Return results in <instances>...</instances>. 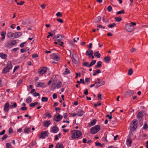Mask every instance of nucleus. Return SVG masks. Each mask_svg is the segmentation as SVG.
Masks as SVG:
<instances>
[{
  "mask_svg": "<svg viewBox=\"0 0 148 148\" xmlns=\"http://www.w3.org/2000/svg\"><path fill=\"white\" fill-rule=\"evenodd\" d=\"M81 132L80 131L75 130L71 131V135L73 139L79 138L82 136Z\"/></svg>",
  "mask_w": 148,
  "mask_h": 148,
  "instance_id": "obj_1",
  "label": "nucleus"
},
{
  "mask_svg": "<svg viewBox=\"0 0 148 148\" xmlns=\"http://www.w3.org/2000/svg\"><path fill=\"white\" fill-rule=\"evenodd\" d=\"M16 43V42L15 40H10L5 43V47L7 48H11L15 45Z\"/></svg>",
  "mask_w": 148,
  "mask_h": 148,
  "instance_id": "obj_2",
  "label": "nucleus"
},
{
  "mask_svg": "<svg viewBox=\"0 0 148 148\" xmlns=\"http://www.w3.org/2000/svg\"><path fill=\"white\" fill-rule=\"evenodd\" d=\"M100 129V126L99 125H97L91 127L90 129V132L91 134H95Z\"/></svg>",
  "mask_w": 148,
  "mask_h": 148,
  "instance_id": "obj_3",
  "label": "nucleus"
},
{
  "mask_svg": "<svg viewBox=\"0 0 148 148\" xmlns=\"http://www.w3.org/2000/svg\"><path fill=\"white\" fill-rule=\"evenodd\" d=\"M136 121L134 120L131 123L130 126V129L131 131H134L137 128V125L136 123Z\"/></svg>",
  "mask_w": 148,
  "mask_h": 148,
  "instance_id": "obj_4",
  "label": "nucleus"
},
{
  "mask_svg": "<svg viewBox=\"0 0 148 148\" xmlns=\"http://www.w3.org/2000/svg\"><path fill=\"white\" fill-rule=\"evenodd\" d=\"M126 30L128 32H132L134 30V27L130 24L127 23L125 26Z\"/></svg>",
  "mask_w": 148,
  "mask_h": 148,
  "instance_id": "obj_5",
  "label": "nucleus"
},
{
  "mask_svg": "<svg viewBox=\"0 0 148 148\" xmlns=\"http://www.w3.org/2000/svg\"><path fill=\"white\" fill-rule=\"evenodd\" d=\"M47 67H41L38 71V72L40 75L44 74L47 71Z\"/></svg>",
  "mask_w": 148,
  "mask_h": 148,
  "instance_id": "obj_6",
  "label": "nucleus"
},
{
  "mask_svg": "<svg viewBox=\"0 0 148 148\" xmlns=\"http://www.w3.org/2000/svg\"><path fill=\"white\" fill-rule=\"evenodd\" d=\"M63 118V116L59 114H58L54 116L53 120L56 122L60 121Z\"/></svg>",
  "mask_w": 148,
  "mask_h": 148,
  "instance_id": "obj_7",
  "label": "nucleus"
},
{
  "mask_svg": "<svg viewBox=\"0 0 148 148\" xmlns=\"http://www.w3.org/2000/svg\"><path fill=\"white\" fill-rule=\"evenodd\" d=\"M50 132H51L56 133L59 130V128L56 125H54L53 127H51Z\"/></svg>",
  "mask_w": 148,
  "mask_h": 148,
  "instance_id": "obj_8",
  "label": "nucleus"
},
{
  "mask_svg": "<svg viewBox=\"0 0 148 148\" xmlns=\"http://www.w3.org/2000/svg\"><path fill=\"white\" fill-rule=\"evenodd\" d=\"M21 35V33L20 32H16L15 33H12L11 38H18Z\"/></svg>",
  "mask_w": 148,
  "mask_h": 148,
  "instance_id": "obj_9",
  "label": "nucleus"
},
{
  "mask_svg": "<svg viewBox=\"0 0 148 148\" xmlns=\"http://www.w3.org/2000/svg\"><path fill=\"white\" fill-rule=\"evenodd\" d=\"M105 82L104 81H101L100 82H95V84H96L95 88H97L105 84Z\"/></svg>",
  "mask_w": 148,
  "mask_h": 148,
  "instance_id": "obj_10",
  "label": "nucleus"
},
{
  "mask_svg": "<svg viewBox=\"0 0 148 148\" xmlns=\"http://www.w3.org/2000/svg\"><path fill=\"white\" fill-rule=\"evenodd\" d=\"M52 58L58 61L60 59V56L58 54L53 53L51 56Z\"/></svg>",
  "mask_w": 148,
  "mask_h": 148,
  "instance_id": "obj_11",
  "label": "nucleus"
},
{
  "mask_svg": "<svg viewBox=\"0 0 148 148\" xmlns=\"http://www.w3.org/2000/svg\"><path fill=\"white\" fill-rule=\"evenodd\" d=\"M47 134V132L46 131L42 132H41L39 137L40 138L44 139L46 136H48Z\"/></svg>",
  "mask_w": 148,
  "mask_h": 148,
  "instance_id": "obj_12",
  "label": "nucleus"
},
{
  "mask_svg": "<svg viewBox=\"0 0 148 148\" xmlns=\"http://www.w3.org/2000/svg\"><path fill=\"white\" fill-rule=\"evenodd\" d=\"M35 86L37 87H45V83L42 82H37L35 84Z\"/></svg>",
  "mask_w": 148,
  "mask_h": 148,
  "instance_id": "obj_13",
  "label": "nucleus"
},
{
  "mask_svg": "<svg viewBox=\"0 0 148 148\" xmlns=\"http://www.w3.org/2000/svg\"><path fill=\"white\" fill-rule=\"evenodd\" d=\"M126 143L128 147H130L131 146L132 143V140L130 137V136H128L127 137Z\"/></svg>",
  "mask_w": 148,
  "mask_h": 148,
  "instance_id": "obj_14",
  "label": "nucleus"
},
{
  "mask_svg": "<svg viewBox=\"0 0 148 148\" xmlns=\"http://www.w3.org/2000/svg\"><path fill=\"white\" fill-rule=\"evenodd\" d=\"M9 103L6 102L4 105V111L5 112H8L9 110Z\"/></svg>",
  "mask_w": 148,
  "mask_h": 148,
  "instance_id": "obj_15",
  "label": "nucleus"
},
{
  "mask_svg": "<svg viewBox=\"0 0 148 148\" xmlns=\"http://www.w3.org/2000/svg\"><path fill=\"white\" fill-rule=\"evenodd\" d=\"M9 69L11 70L12 67V65L11 62L9 61L7 63V66H6Z\"/></svg>",
  "mask_w": 148,
  "mask_h": 148,
  "instance_id": "obj_16",
  "label": "nucleus"
},
{
  "mask_svg": "<svg viewBox=\"0 0 148 148\" xmlns=\"http://www.w3.org/2000/svg\"><path fill=\"white\" fill-rule=\"evenodd\" d=\"M93 51L90 50V49H88L87 50L86 53V55L88 56V57L89 56H91L93 55Z\"/></svg>",
  "mask_w": 148,
  "mask_h": 148,
  "instance_id": "obj_17",
  "label": "nucleus"
},
{
  "mask_svg": "<svg viewBox=\"0 0 148 148\" xmlns=\"http://www.w3.org/2000/svg\"><path fill=\"white\" fill-rule=\"evenodd\" d=\"M51 124V121L49 120L44 121L43 123V125L45 127H48Z\"/></svg>",
  "mask_w": 148,
  "mask_h": 148,
  "instance_id": "obj_18",
  "label": "nucleus"
},
{
  "mask_svg": "<svg viewBox=\"0 0 148 148\" xmlns=\"http://www.w3.org/2000/svg\"><path fill=\"white\" fill-rule=\"evenodd\" d=\"M6 34L5 32L2 31L1 33V35L2 37L1 38V40H3L5 38V36Z\"/></svg>",
  "mask_w": 148,
  "mask_h": 148,
  "instance_id": "obj_19",
  "label": "nucleus"
},
{
  "mask_svg": "<svg viewBox=\"0 0 148 148\" xmlns=\"http://www.w3.org/2000/svg\"><path fill=\"white\" fill-rule=\"evenodd\" d=\"M85 112L84 111L81 110H79L77 112V115L78 116H82L84 113Z\"/></svg>",
  "mask_w": 148,
  "mask_h": 148,
  "instance_id": "obj_20",
  "label": "nucleus"
},
{
  "mask_svg": "<svg viewBox=\"0 0 148 148\" xmlns=\"http://www.w3.org/2000/svg\"><path fill=\"white\" fill-rule=\"evenodd\" d=\"M97 121V120L96 119H94L91 122H90L89 124L88 125L89 127H91L92 126L94 125Z\"/></svg>",
  "mask_w": 148,
  "mask_h": 148,
  "instance_id": "obj_21",
  "label": "nucleus"
},
{
  "mask_svg": "<svg viewBox=\"0 0 148 148\" xmlns=\"http://www.w3.org/2000/svg\"><path fill=\"white\" fill-rule=\"evenodd\" d=\"M93 71L94 72L92 74V75L93 76H95L98 74L99 73H101V71L100 69L94 70Z\"/></svg>",
  "mask_w": 148,
  "mask_h": 148,
  "instance_id": "obj_22",
  "label": "nucleus"
},
{
  "mask_svg": "<svg viewBox=\"0 0 148 148\" xmlns=\"http://www.w3.org/2000/svg\"><path fill=\"white\" fill-rule=\"evenodd\" d=\"M56 148H64V147L61 143H58L56 145Z\"/></svg>",
  "mask_w": 148,
  "mask_h": 148,
  "instance_id": "obj_23",
  "label": "nucleus"
},
{
  "mask_svg": "<svg viewBox=\"0 0 148 148\" xmlns=\"http://www.w3.org/2000/svg\"><path fill=\"white\" fill-rule=\"evenodd\" d=\"M126 93L128 96L130 97L134 93V92L132 90H129L127 91Z\"/></svg>",
  "mask_w": 148,
  "mask_h": 148,
  "instance_id": "obj_24",
  "label": "nucleus"
},
{
  "mask_svg": "<svg viewBox=\"0 0 148 148\" xmlns=\"http://www.w3.org/2000/svg\"><path fill=\"white\" fill-rule=\"evenodd\" d=\"M7 55L3 53H0V57L3 59H5L7 57Z\"/></svg>",
  "mask_w": 148,
  "mask_h": 148,
  "instance_id": "obj_25",
  "label": "nucleus"
},
{
  "mask_svg": "<svg viewBox=\"0 0 148 148\" xmlns=\"http://www.w3.org/2000/svg\"><path fill=\"white\" fill-rule=\"evenodd\" d=\"M103 60L106 63H108L110 60V58L109 56H106L104 58Z\"/></svg>",
  "mask_w": 148,
  "mask_h": 148,
  "instance_id": "obj_26",
  "label": "nucleus"
},
{
  "mask_svg": "<svg viewBox=\"0 0 148 148\" xmlns=\"http://www.w3.org/2000/svg\"><path fill=\"white\" fill-rule=\"evenodd\" d=\"M10 70L6 67H5L3 69L2 73H3L6 74L9 72Z\"/></svg>",
  "mask_w": 148,
  "mask_h": 148,
  "instance_id": "obj_27",
  "label": "nucleus"
},
{
  "mask_svg": "<svg viewBox=\"0 0 148 148\" xmlns=\"http://www.w3.org/2000/svg\"><path fill=\"white\" fill-rule=\"evenodd\" d=\"M102 62L101 61H98L96 65L95 66V68H97L99 67H101V66Z\"/></svg>",
  "mask_w": 148,
  "mask_h": 148,
  "instance_id": "obj_28",
  "label": "nucleus"
},
{
  "mask_svg": "<svg viewBox=\"0 0 148 148\" xmlns=\"http://www.w3.org/2000/svg\"><path fill=\"white\" fill-rule=\"evenodd\" d=\"M101 17L100 16H98L97 17L95 20L94 21V22L95 23H97L99 22L101 20Z\"/></svg>",
  "mask_w": 148,
  "mask_h": 148,
  "instance_id": "obj_29",
  "label": "nucleus"
},
{
  "mask_svg": "<svg viewBox=\"0 0 148 148\" xmlns=\"http://www.w3.org/2000/svg\"><path fill=\"white\" fill-rule=\"evenodd\" d=\"M45 115L48 119L51 118L52 117V116L49 112H47L45 113Z\"/></svg>",
  "mask_w": 148,
  "mask_h": 148,
  "instance_id": "obj_30",
  "label": "nucleus"
},
{
  "mask_svg": "<svg viewBox=\"0 0 148 148\" xmlns=\"http://www.w3.org/2000/svg\"><path fill=\"white\" fill-rule=\"evenodd\" d=\"M94 55L97 58H100L101 56V54L99 53L98 51L94 53Z\"/></svg>",
  "mask_w": 148,
  "mask_h": 148,
  "instance_id": "obj_31",
  "label": "nucleus"
},
{
  "mask_svg": "<svg viewBox=\"0 0 148 148\" xmlns=\"http://www.w3.org/2000/svg\"><path fill=\"white\" fill-rule=\"evenodd\" d=\"M70 73V71L67 68L65 69V70L63 72V75H67L68 74H69Z\"/></svg>",
  "mask_w": 148,
  "mask_h": 148,
  "instance_id": "obj_32",
  "label": "nucleus"
},
{
  "mask_svg": "<svg viewBox=\"0 0 148 148\" xmlns=\"http://www.w3.org/2000/svg\"><path fill=\"white\" fill-rule=\"evenodd\" d=\"M37 104L39 105L40 104V103L37 102H36L34 103H30L29 104V106L30 107H33Z\"/></svg>",
  "mask_w": 148,
  "mask_h": 148,
  "instance_id": "obj_33",
  "label": "nucleus"
},
{
  "mask_svg": "<svg viewBox=\"0 0 148 148\" xmlns=\"http://www.w3.org/2000/svg\"><path fill=\"white\" fill-rule=\"evenodd\" d=\"M62 86V84L61 82H58L56 85V87L57 88H60Z\"/></svg>",
  "mask_w": 148,
  "mask_h": 148,
  "instance_id": "obj_34",
  "label": "nucleus"
},
{
  "mask_svg": "<svg viewBox=\"0 0 148 148\" xmlns=\"http://www.w3.org/2000/svg\"><path fill=\"white\" fill-rule=\"evenodd\" d=\"M26 102L28 103H31L32 101V99L31 97H28L26 99Z\"/></svg>",
  "mask_w": 148,
  "mask_h": 148,
  "instance_id": "obj_35",
  "label": "nucleus"
},
{
  "mask_svg": "<svg viewBox=\"0 0 148 148\" xmlns=\"http://www.w3.org/2000/svg\"><path fill=\"white\" fill-rule=\"evenodd\" d=\"M71 56L72 62L75 63H76L77 62V61L76 59L74 58L73 57V55H71Z\"/></svg>",
  "mask_w": 148,
  "mask_h": 148,
  "instance_id": "obj_36",
  "label": "nucleus"
},
{
  "mask_svg": "<svg viewBox=\"0 0 148 148\" xmlns=\"http://www.w3.org/2000/svg\"><path fill=\"white\" fill-rule=\"evenodd\" d=\"M48 99V98L46 97H42V98L41 101L42 102H47Z\"/></svg>",
  "mask_w": 148,
  "mask_h": 148,
  "instance_id": "obj_37",
  "label": "nucleus"
},
{
  "mask_svg": "<svg viewBox=\"0 0 148 148\" xmlns=\"http://www.w3.org/2000/svg\"><path fill=\"white\" fill-rule=\"evenodd\" d=\"M143 116L142 113L140 112H139L137 115V117H138V119H140Z\"/></svg>",
  "mask_w": 148,
  "mask_h": 148,
  "instance_id": "obj_38",
  "label": "nucleus"
},
{
  "mask_svg": "<svg viewBox=\"0 0 148 148\" xmlns=\"http://www.w3.org/2000/svg\"><path fill=\"white\" fill-rule=\"evenodd\" d=\"M29 49L28 47H26L24 48H23L21 49V52L23 53L25 52L27 50H29Z\"/></svg>",
  "mask_w": 148,
  "mask_h": 148,
  "instance_id": "obj_39",
  "label": "nucleus"
},
{
  "mask_svg": "<svg viewBox=\"0 0 148 148\" xmlns=\"http://www.w3.org/2000/svg\"><path fill=\"white\" fill-rule=\"evenodd\" d=\"M115 19L117 22H120L122 20L120 16L115 17Z\"/></svg>",
  "mask_w": 148,
  "mask_h": 148,
  "instance_id": "obj_40",
  "label": "nucleus"
},
{
  "mask_svg": "<svg viewBox=\"0 0 148 148\" xmlns=\"http://www.w3.org/2000/svg\"><path fill=\"white\" fill-rule=\"evenodd\" d=\"M116 25V24L114 23L112 24H110L108 25V27L110 28H112L114 27Z\"/></svg>",
  "mask_w": 148,
  "mask_h": 148,
  "instance_id": "obj_41",
  "label": "nucleus"
},
{
  "mask_svg": "<svg viewBox=\"0 0 148 148\" xmlns=\"http://www.w3.org/2000/svg\"><path fill=\"white\" fill-rule=\"evenodd\" d=\"M31 130V128H25L24 130L25 132L28 133L30 132Z\"/></svg>",
  "mask_w": 148,
  "mask_h": 148,
  "instance_id": "obj_42",
  "label": "nucleus"
},
{
  "mask_svg": "<svg viewBox=\"0 0 148 148\" xmlns=\"http://www.w3.org/2000/svg\"><path fill=\"white\" fill-rule=\"evenodd\" d=\"M6 148H13L12 145L9 143H7L6 144Z\"/></svg>",
  "mask_w": 148,
  "mask_h": 148,
  "instance_id": "obj_43",
  "label": "nucleus"
},
{
  "mask_svg": "<svg viewBox=\"0 0 148 148\" xmlns=\"http://www.w3.org/2000/svg\"><path fill=\"white\" fill-rule=\"evenodd\" d=\"M96 62V60H94L90 62V64H89L90 67L92 66L93 65L95 64Z\"/></svg>",
  "mask_w": 148,
  "mask_h": 148,
  "instance_id": "obj_44",
  "label": "nucleus"
},
{
  "mask_svg": "<svg viewBox=\"0 0 148 148\" xmlns=\"http://www.w3.org/2000/svg\"><path fill=\"white\" fill-rule=\"evenodd\" d=\"M56 84L53 83L51 86V89L52 90H54L56 88Z\"/></svg>",
  "mask_w": 148,
  "mask_h": 148,
  "instance_id": "obj_45",
  "label": "nucleus"
},
{
  "mask_svg": "<svg viewBox=\"0 0 148 148\" xmlns=\"http://www.w3.org/2000/svg\"><path fill=\"white\" fill-rule=\"evenodd\" d=\"M133 73V71L132 69L130 68L129 69L128 74L129 75H131Z\"/></svg>",
  "mask_w": 148,
  "mask_h": 148,
  "instance_id": "obj_46",
  "label": "nucleus"
},
{
  "mask_svg": "<svg viewBox=\"0 0 148 148\" xmlns=\"http://www.w3.org/2000/svg\"><path fill=\"white\" fill-rule=\"evenodd\" d=\"M116 13L117 14H124L125 13L124 10H122L121 11L117 12Z\"/></svg>",
  "mask_w": 148,
  "mask_h": 148,
  "instance_id": "obj_47",
  "label": "nucleus"
},
{
  "mask_svg": "<svg viewBox=\"0 0 148 148\" xmlns=\"http://www.w3.org/2000/svg\"><path fill=\"white\" fill-rule=\"evenodd\" d=\"M148 127V126L147 124V123H145V124L143 125V128L144 130H146L147 129Z\"/></svg>",
  "mask_w": 148,
  "mask_h": 148,
  "instance_id": "obj_48",
  "label": "nucleus"
},
{
  "mask_svg": "<svg viewBox=\"0 0 148 148\" xmlns=\"http://www.w3.org/2000/svg\"><path fill=\"white\" fill-rule=\"evenodd\" d=\"M12 35V33L10 32H9L7 33V37L10 38H11Z\"/></svg>",
  "mask_w": 148,
  "mask_h": 148,
  "instance_id": "obj_49",
  "label": "nucleus"
},
{
  "mask_svg": "<svg viewBox=\"0 0 148 148\" xmlns=\"http://www.w3.org/2000/svg\"><path fill=\"white\" fill-rule=\"evenodd\" d=\"M83 66H87L88 67H90L89 65L88 64V62H86L84 63L83 64Z\"/></svg>",
  "mask_w": 148,
  "mask_h": 148,
  "instance_id": "obj_50",
  "label": "nucleus"
},
{
  "mask_svg": "<svg viewBox=\"0 0 148 148\" xmlns=\"http://www.w3.org/2000/svg\"><path fill=\"white\" fill-rule=\"evenodd\" d=\"M23 80L22 79H21L18 81L17 84V86H19L23 82Z\"/></svg>",
  "mask_w": 148,
  "mask_h": 148,
  "instance_id": "obj_51",
  "label": "nucleus"
},
{
  "mask_svg": "<svg viewBox=\"0 0 148 148\" xmlns=\"http://www.w3.org/2000/svg\"><path fill=\"white\" fill-rule=\"evenodd\" d=\"M56 15L57 17H61L62 16V14L61 12H58L56 13Z\"/></svg>",
  "mask_w": 148,
  "mask_h": 148,
  "instance_id": "obj_52",
  "label": "nucleus"
},
{
  "mask_svg": "<svg viewBox=\"0 0 148 148\" xmlns=\"http://www.w3.org/2000/svg\"><path fill=\"white\" fill-rule=\"evenodd\" d=\"M61 135V134L60 133H59L58 135H56L55 136V140H58V137H60Z\"/></svg>",
  "mask_w": 148,
  "mask_h": 148,
  "instance_id": "obj_53",
  "label": "nucleus"
},
{
  "mask_svg": "<svg viewBox=\"0 0 148 148\" xmlns=\"http://www.w3.org/2000/svg\"><path fill=\"white\" fill-rule=\"evenodd\" d=\"M63 116L64 119H67L68 117L67 113H64L63 114Z\"/></svg>",
  "mask_w": 148,
  "mask_h": 148,
  "instance_id": "obj_54",
  "label": "nucleus"
},
{
  "mask_svg": "<svg viewBox=\"0 0 148 148\" xmlns=\"http://www.w3.org/2000/svg\"><path fill=\"white\" fill-rule=\"evenodd\" d=\"M8 137V136L7 134L4 135L2 138V140L6 139Z\"/></svg>",
  "mask_w": 148,
  "mask_h": 148,
  "instance_id": "obj_55",
  "label": "nucleus"
},
{
  "mask_svg": "<svg viewBox=\"0 0 148 148\" xmlns=\"http://www.w3.org/2000/svg\"><path fill=\"white\" fill-rule=\"evenodd\" d=\"M107 10L108 12H110L112 10V7L111 6L109 5L107 8Z\"/></svg>",
  "mask_w": 148,
  "mask_h": 148,
  "instance_id": "obj_56",
  "label": "nucleus"
},
{
  "mask_svg": "<svg viewBox=\"0 0 148 148\" xmlns=\"http://www.w3.org/2000/svg\"><path fill=\"white\" fill-rule=\"evenodd\" d=\"M57 20L61 23H62L63 22V21L60 18H57Z\"/></svg>",
  "mask_w": 148,
  "mask_h": 148,
  "instance_id": "obj_57",
  "label": "nucleus"
},
{
  "mask_svg": "<svg viewBox=\"0 0 148 148\" xmlns=\"http://www.w3.org/2000/svg\"><path fill=\"white\" fill-rule=\"evenodd\" d=\"M8 132L9 133H13V129L12 127H10L9 129Z\"/></svg>",
  "mask_w": 148,
  "mask_h": 148,
  "instance_id": "obj_58",
  "label": "nucleus"
},
{
  "mask_svg": "<svg viewBox=\"0 0 148 148\" xmlns=\"http://www.w3.org/2000/svg\"><path fill=\"white\" fill-rule=\"evenodd\" d=\"M57 95L56 93H54L53 95V98L54 99H55L57 98Z\"/></svg>",
  "mask_w": 148,
  "mask_h": 148,
  "instance_id": "obj_59",
  "label": "nucleus"
},
{
  "mask_svg": "<svg viewBox=\"0 0 148 148\" xmlns=\"http://www.w3.org/2000/svg\"><path fill=\"white\" fill-rule=\"evenodd\" d=\"M33 95L34 96L36 97L37 96H39L40 95V94L38 93L35 92L33 94Z\"/></svg>",
  "mask_w": 148,
  "mask_h": 148,
  "instance_id": "obj_60",
  "label": "nucleus"
},
{
  "mask_svg": "<svg viewBox=\"0 0 148 148\" xmlns=\"http://www.w3.org/2000/svg\"><path fill=\"white\" fill-rule=\"evenodd\" d=\"M48 33L49 35H48L47 37V38H49L50 36H52V37L53 36V34H51V32H49Z\"/></svg>",
  "mask_w": 148,
  "mask_h": 148,
  "instance_id": "obj_61",
  "label": "nucleus"
},
{
  "mask_svg": "<svg viewBox=\"0 0 148 148\" xmlns=\"http://www.w3.org/2000/svg\"><path fill=\"white\" fill-rule=\"evenodd\" d=\"M38 57V55L37 54H34L32 56V58H35Z\"/></svg>",
  "mask_w": 148,
  "mask_h": 148,
  "instance_id": "obj_62",
  "label": "nucleus"
},
{
  "mask_svg": "<svg viewBox=\"0 0 148 148\" xmlns=\"http://www.w3.org/2000/svg\"><path fill=\"white\" fill-rule=\"evenodd\" d=\"M19 66H15L14 68L13 73H14L16 71V70L19 68Z\"/></svg>",
  "mask_w": 148,
  "mask_h": 148,
  "instance_id": "obj_63",
  "label": "nucleus"
},
{
  "mask_svg": "<svg viewBox=\"0 0 148 148\" xmlns=\"http://www.w3.org/2000/svg\"><path fill=\"white\" fill-rule=\"evenodd\" d=\"M26 43L25 42L22 43L20 45V46L21 47H23L24 46V44Z\"/></svg>",
  "mask_w": 148,
  "mask_h": 148,
  "instance_id": "obj_64",
  "label": "nucleus"
}]
</instances>
